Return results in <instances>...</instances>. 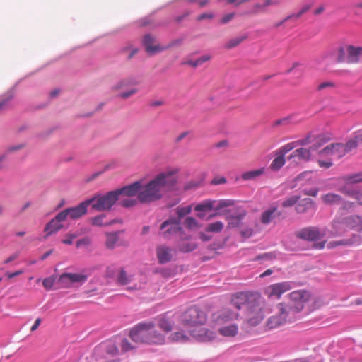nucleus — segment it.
Here are the masks:
<instances>
[{
    "mask_svg": "<svg viewBox=\"0 0 362 362\" xmlns=\"http://www.w3.org/2000/svg\"><path fill=\"white\" fill-rule=\"evenodd\" d=\"M276 258V254L274 252H265L259 255L256 257V260H272Z\"/></svg>",
    "mask_w": 362,
    "mask_h": 362,
    "instance_id": "obj_55",
    "label": "nucleus"
},
{
    "mask_svg": "<svg viewBox=\"0 0 362 362\" xmlns=\"http://www.w3.org/2000/svg\"><path fill=\"white\" fill-rule=\"evenodd\" d=\"M297 146L296 142L288 143L281 146L276 152L284 156L287 153Z\"/></svg>",
    "mask_w": 362,
    "mask_h": 362,
    "instance_id": "obj_47",
    "label": "nucleus"
},
{
    "mask_svg": "<svg viewBox=\"0 0 362 362\" xmlns=\"http://www.w3.org/2000/svg\"><path fill=\"white\" fill-rule=\"evenodd\" d=\"M300 199V197L298 195H293L282 202V206L284 207H290L296 204Z\"/></svg>",
    "mask_w": 362,
    "mask_h": 362,
    "instance_id": "obj_53",
    "label": "nucleus"
},
{
    "mask_svg": "<svg viewBox=\"0 0 362 362\" xmlns=\"http://www.w3.org/2000/svg\"><path fill=\"white\" fill-rule=\"evenodd\" d=\"M219 332L221 335L226 337H233L238 332V326L236 325H230L219 329Z\"/></svg>",
    "mask_w": 362,
    "mask_h": 362,
    "instance_id": "obj_30",
    "label": "nucleus"
},
{
    "mask_svg": "<svg viewBox=\"0 0 362 362\" xmlns=\"http://www.w3.org/2000/svg\"><path fill=\"white\" fill-rule=\"evenodd\" d=\"M170 339L173 341L185 342L189 339V337L182 332H177L170 335Z\"/></svg>",
    "mask_w": 362,
    "mask_h": 362,
    "instance_id": "obj_44",
    "label": "nucleus"
},
{
    "mask_svg": "<svg viewBox=\"0 0 362 362\" xmlns=\"http://www.w3.org/2000/svg\"><path fill=\"white\" fill-rule=\"evenodd\" d=\"M276 211V207H272V208H269V209L264 211L262 214L261 222L263 224H266V225L270 223L271 221H272V219H274L276 217V214H275Z\"/></svg>",
    "mask_w": 362,
    "mask_h": 362,
    "instance_id": "obj_27",
    "label": "nucleus"
},
{
    "mask_svg": "<svg viewBox=\"0 0 362 362\" xmlns=\"http://www.w3.org/2000/svg\"><path fill=\"white\" fill-rule=\"evenodd\" d=\"M234 202L232 199H223L219 201L218 205L215 207L216 210H220L225 207L233 205Z\"/></svg>",
    "mask_w": 362,
    "mask_h": 362,
    "instance_id": "obj_57",
    "label": "nucleus"
},
{
    "mask_svg": "<svg viewBox=\"0 0 362 362\" xmlns=\"http://www.w3.org/2000/svg\"><path fill=\"white\" fill-rule=\"evenodd\" d=\"M206 321V313L197 307L187 310L182 315V322L185 325L192 327L204 325Z\"/></svg>",
    "mask_w": 362,
    "mask_h": 362,
    "instance_id": "obj_6",
    "label": "nucleus"
},
{
    "mask_svg": "<svg viewBox=\"0 0 362 362\" xmlns=\"http://www.w3.org/2000/svg\"><path fill=\"white\" fill-rule=\"evenodd\" d=\"M177 170H168L160 173L147 183L141 180L139 202L148 204L160 199L165 189L173 187L177 182Z\"/></svg>",
    "mask_w": 362,
    "mask_h": 362,
    "instance_id": "obj_1",
    "label": "nucleus"
},
{
    "mask_svg": "<svg viewBox=\"0 0 362 362\" xmlns=\"http://www.w3.org/2000/svg\"><path fill=\"white\" fill-rule=\"evenodd\" d=\"M141 180H138L120 189H117L115 191L118 197H119L120 195H124L129 197L137 196V200L139 201V194L141 191Z\"/></svg>",
    "mask_w": 362,
    "mask_h": 362,
    "instance_id": "obj_14",
    "label": "nucleus"
},
{
    "mask_svg": "<svg viewBox=\"0 0 362 362\" xmlns=\"http://www.w3.org/2000/svg\"><path fill=\"white\" fill-rule=\"evenodd\" d=\"M348 60V45L340 47L337 51L336 62L338 63H347Z\"/></svg>",
    "mask_w": 362,
    "mask_h": 362,
    "instance_id": "obj_32",
    "label": "nucleus"
},
{
    "mask_svg": "<svg viewBox=\"0 0 362 362\" xmlns=\"http://www.w3.org/2000/svg\"><path fill=\"white\" fill-rule=\"evenodd\" d=\"M106 236L105 245L107 248L113 249L119 240V232L107 233Z\"/></svg>",
    "mask_w": 362,
    "mask_h": 362,
    "instance_id": "obj_31",
    "label": "nucleus"
},
{
    "mask_svg": "<svg viewBox=\"0 0 362 362\" xmlns=\"http://www.w3.org/2000/svg\"><path fill=\"white\" fill-rule=\"evenodd\" d=\"M264 173V168H261L259 169L252 170L245 172L242 174L241 177L245 180H255L258 177L263 175Z\"/></svg>",
    "mask_w": 362,
    "mask_h": 362,
    "instance_id": "obj_26",
    "label": "nucleus"
},
{
    "mask_svg": "<svg viewBox=\"0 0 362 362\" xmlns=\"http://www.w3.org/2000/svg\"><path fill=\"white\" fill-rule=\"evenodd\" d=\"M138 92L137 88H132L127 91H123L119 93L118 97L122 99H127Z\"/></svg>",
    "mask_w": 362,
    "mask_h": 362,
    "instance_id": "obj_60",
    "label": "nucleus"
},
{
    "mask_svg": "<svg viewBox=\"0 0 362 362\" xmlns=\"http://www.w3.org/2000/svg\"><path fill=\"white\" fill-rule=\"evenodd\" d=\"M290 119H291L290 117H284L282 119H277L274 122L272 126L277 127L279 125H287L289 124Z\"/></svg>",
    "mask_w": 362,
    "mask_h": 362,
    "instance_id": "obj_64",
    "label": "nucleus"
},
{
    "mask_svg": "<svg viewBox=\"0 0 362 362\" xmlns=\"http://www.w3.org/2000/svg\"><path fill=\"white\" fill-rule=\"evenodd\" d=\"M192 211V208L190 206H184V207H177L175 209L176 214L177 216L182 220V218L186 215L189 214Z\"/></svg>",
    "mask_w": 362,
    "mask_h": 362,
    "instance_id": "obj_51",
    "label": "nucleus"
},
{
    "mask_svg": "<svg viewBox=\"0 0 362 362\" xmlns=\"http://www.w3.org/2000/svg\"><path fill=\"white\" fill-rule=\"evenodd\" d=\"M137 201L138 200L136 199H124L121 201L120 204L125 208H129L135 206L137 203Z\"/></svg>",
    "mask_w": 362,
    "mask_h": 362,
    "instance_id": "obj_59",
    "label": "nucleus"
},
{
    "mask_svg": "<svg viewBox=\"0 0 362 362\" xmlns=\"http://www.w3.org/2000/svg\"><path fill=\"white\" fill-rule=\"evenodd\" d=\"M180 251L182 252H189L194 250L197 247V245L195 243H186L182 242L178 244L177 245Z\"/></svg>",
    "mask_w": 362,
    "mask_h": 362,
    "instance_id": "obj_39",
    "label": "nucleus"
},
{
    "mask_svg": "<svg viewBox=\"0 0 362 362\" xmlns=\"http://www.w3.org/2000/svg\"><path fill=\"white\" fill-rule=\"evenodd\" d=\"M13 90H9L4 98L0 101V112L6 110L9 107V103L13 98Z\"/></svg>",
    "mask_w": 362,
    "mask_h": 362,
    "instance_id": "obj_37",
    "label": "nucleus"
},
{
    "mask_svg": "<svg viewBox=\"0 0 362 362\" xmlns=\"http://www.w3.org/2000/svg\"><path fill=\"white\" fill-rule=\"evenodd\" d=\"M283 305L279 303L278 305L279 315L270 317L267 321V327L269 329H275L284 324L286 321H293L295 318L288 313L286 310L282 309Z\"/></svg>",
    "mask_w": 362,
    "mask_h": 362,
    "instance_id": "obj_11",
    "label": "nucleus"
},
{
    "mask_svg": "<svg viewBox=\"0 0 362 362\" xmlns=\"http://www.w3.org/2000/svg\"><path fill=\"white\" fill-rule=\"evenodd\" d=\"M92 199H94L92 202V208L96 211H103L110 210L119 197L116 191L113 190L103 195L95 196Z\"/></svg>",
    "mask_w": 362,
    "mask_h": 362,
    "instance_id": "obj_5",
    "label": "nucleus"
},
{
    "mask_svg": "<svg viewBox=\"0 0 362 362\" xmlns=\"http://www.w3.org/2000/svg\"><path fill=\"white\" fill-rule=\"evenodd\" d=\"M231 303L238 310L246 307L247 320L251 326L257 325L263 320L262 300L259 295L239 292L233 296Z\"/></svg>",
    "mask_w": 362,
    "mask_h": 362,
    "instance_id": "obj_2",
    "label": "nucleus"
},
{
    "mask_svg": "<svg viewBox=\"0 0 362 362\" xmlns=\"http://www.w3.org/2000/svg\"><path fill=\"white\" fill-rule=\"evenodd\" d=\"M191 335L201 341H208L214 337V333L204 327H198L192 330Z\"/></svg>",
    "mask_w": 362,
    "mask_h": 362,
    "instance_id": "obj_17",
    "label": "nucleus"
},
{
    "mask_svg": "<svg viewBox=\"0 0 362 362\" xmlns=\"http://www.w3.org/2000/svg\"><path fill=\"white\" fill-rule=\"evenodd\" d=\"M94 199H87L75 207L67 208L57 214V218L66 220L67 218L77 219L87 212V208L92 204Z\"/></svg>",
    "mask_w": 362,
    "mask_h": 362,
    "instance_id": "obj_7",
    "label": "nucleus"
},
{
    "mask_svg": "<svg viewBox=\"0 0 362 362\" xmlns=\"http://www.w3.org/2000/svg\"><path fill=\"white\" fill-rule=\"evenodd\" d=\"M158 327L163 329L165 332H169L172 329V322L165 317H160L156 319Z\"/></svg>",
    "mask_w": 362,
    "mask_h": 362,
    "instance_id": "obj_29",
    "label": "nucleus"
},
{
    "mask_svg": "<svg viewBox=\"0 0 362 362\" xmlns=\"http://www.w3.org/2000/svg\"><path fill=\"white\" fill-rule=\"evenodd\" d=\"M246 37L247 36L243 35L233 38L227 42V43L224 45V47L228 49L235 47L240 45Z\"/></svg>",
    "mask_w": 362,
    "mask_h": 362,
    "instance_id": "obj_43",
    "label": "nucleus"
},
{
    "mask_svg": "<svg viewBox=\"0 0 362 362\" xmlns=\"http://www.w3.org/2000/svg\"><path fill=\"white\" fill-rule=\"evenodd\" d=\"M100 349H104L105 352L110 356H116L119 354V349L112 342L103 344Z\"/></svg>",
    "mask_w": 362,
    "mask_h": 362,
    "instance_id": "obj_36",
    "label": "nucleus"
},
{
    "mask_svg": "<svg viewBox=\"0 0 362 362\" xmlns=\"http://www.w3.org/2000/svg\"><path fill=\"white\" fill-rule=\"evenodd\" d=\"M347 229H354L358 231L362 230V219L359 216L352 215L344 217Z\"/></svg>",
    "mask_w": 362,
    "mask_h": 362,
    "instance_id": "obj_21",
    "label": "nucleus"
},
{
    "mask_svg": "<svg viewBox=\"0 0 362 362\" xmlns=\"http://www.w3.org/2000/svg\"><path fill=\"white\" fill-rule=\"evenodd\" d=\"M64 221V220L58 219L57 215L54 218L49 221L45 228V231L47 232V235H52V233L61 230L63 228V225L60 223V222Z\"/></svg>",
    "mask_w": 362,
    "mask_h": 362,
    "instance_id": "obj_22",
    "label": "nucleus"
},
{
    "mask_svg": "<svg viewBox=\"0 0 362 362\" xmlns=\"http://www.w3.org/2000/svg\"><path fill=\"white\" fill-rule=\"evenodd\" d=\"M224 227L223 223L221 221H216L214 223H211L207 225L206 228V230L207 232H211V233H219L221 232Z\"/></svg>",
    "mask_w": 362,
    "mask_h": 362,
    "instance_id": "obj_40",
    "label": "nucleus"
},
{
    "mask_svg": "<svg viewBox=\"0 0 362 362\" xmlns=\"http://www.w3.org/2000/svg\"><path fill=\"white\" fill-rule=\"evenodd\" d=\"M142 45L148 55L153 56L168 49V47L159 45L156 37L150 34H146L142 40Z\"/></svg>",
    "mask_w": 362,
    "mask_h": 362,
    "instance_id": "obj_9",
    "label": "nucleus"
},
{
    "mask_svg": "<svg viewBox=\"0 0 362 362\" xmlns=\"http://www.w3.org/2000/svg\"><path fill=\"white\" fill-rule=\"evenodd\" d=\"M311 6L310 4H305L298 12L291 13V16L293 18V21H296L300 18L304 13L309 11Z\"/></svg>",
    "mask_w": 362,
    "mask_h": 362,
    "instance_id": "obj_45",
    "label": "nucleus"
},
{
    "mask_svg": "<svg viewBox=\"0 0 362 362\" xmlns=\"http://www.w3.org/2000/svg\"><path fill=\"white\" fill-rule=\"evenodd\" d=\"M334 155V151L332 144L325 146L323 149L319 151L320 157L329 156Z\"/></svg>",
    "mask_w": 362,
    "mask_h": 362,
    "instance_id": "obj_56",
    "label": "nucleus"
},
{
    "mask_svg": "<svg viewBox=\"0 0 362 362\" xmlns=\"http://www.w3.org/2000/svg\"><path fill=\"white\" fill-rule=\"evenodd\" d=\"M330 138L326 135L321 134L317 136L314 140V144L310 147L312 151H315L323 144H326L329 141Z\"/></svg>",
    "mask_w": 362,
    "mask_h": 362,
    "instance_id": "obj_35",
    "label": "nucleus"
},
{
    "mask_svg": "<svg viewBox=\"0 0 362 362\" xmlns=\"http://www.w3.org/2000/svg\"><path fill=\"white\" fill-rule=\"evenodd\" d=\"M55 279L56 278L54 276L45 278L42 281L44 288L47 291L51 290L54 284Z\"/></svg>",
    "mask_w": 362,
    "mask_h": 362,
    "instance_id": "obj_54",
    "label": "nucleus"
},
{
    "mask_svg": "<svg viewBox=\"0 0 362 362\" xmlns=\"http://www.w3.org/2000/svg\"><path fill=\"white\" fill-rule=\"evenodd\" d=\"M137 81L134 77H127L117 81L112 86V90H118L130 86L136 85Z\"/></svg>",
    "mask_w": 362,
    "mask_h": 362,
    "instance_id": "obj_23",
    "label": "nucleus"
},
{
    "mask_svg": "<svg viewBox=\"0 0 362 362\" xmlns=\"http://www.w3.org/2000/svg\"><path fill=\"white\" fill-rule=\"evenodd\" d=\"M157 257L160 264L169 262L173 257V250L165 245H160L156 249Z\"/></svg>",
    "mask_w": 362,
    "mask_h": 362,
    "instance_id": "obj_18",
    "label": "nucleus"
},
{
    "mask_svg": "<svg viewBox=\"0 0 362 362\" xmlns=\"http://www.w3.org/2000/svg\"><path fill=\"white\" fill-rule=\"evenodd\" d=\"M25 146V144H24V143H22L20 144H16V145L9 146L5 149V151L3 153L6 155V157H8L9 154L15 153V152L23 148Z\"/></svg>",
    "mask_w": 362,
    "mask_h": 362,
    "instance_id": "obj_48",
    "label": "nucleus"
},
{
    "mask_svg": "<svg viewBox=\"0 0 362 362\" xmlns=\"http://www.w3.org/2000/svg\"><path fill=\"white\" fill-rule=\"evenodd\" d=\"M161 234L163 237L168 238L171 236L176 235L180 238H187L184 234V231L181 226L178 225H169L164 230H160Z\"/></svg>",
    "mask_w": 362,
    "mask_h": 362,
    "instance_id": "obj_19",
    "label": "nucleus"
},
{
    "mask_svg": "<svg viewBox=\"0 0 362 362\" xmlns=\"http://www.w3.org/2000/svg\"><path fill=\"white\" fill-rule=\"evenodd\" d=\"M297 203L296 211L298 214L304 213L314 206V202L310 198L303 199Z\"/></svg>",
    "mask_w": 362,
    "mask_h": 362,
    "instance_id": "obj_25",
    "label": "nucleus"
},
{
    "mask_svg": "<svg viewBox=\"0 0 362 362\" xmlns=\"http://www.w3.org/2000/svg\"><path fill=\"white\" fill-rule=\"evenodd\" d=\"M105 218V214H100L92 218V225L95 226H109L114 223L115 221H112L110 222H103V219Z\"/></svg>",
    "mask_w": 362,
    "mask_h": 362,
    "instance_id": "obj_41",
    "label": "nucleus"
},
{
    "mask_svg": "<svg viewBox=\"0 0 362 362\" xmlns=\"http://www.w3.org/2000/svg\"><path fill=\"white\" fill-rule=\"evenodd\" d=\"M290 301L288 304L281 303L283 310H286L294 318L297 313L304 308L310 298V293L305 290H298L289 294Z\"/></svg>",
    "mask_w": 362,
    "mask_h": 362,
    "instance_id": "obj_4",
    "label": "nucleus"
},
{
    "mask_svg": "<svg viewBox=\"0 0 362 362\" xmlns=\"http://www.w3.org/2000/svg\"><path fill=\"white\" fill-rule=\"evenodd\" d=\"M332 148L334 151V155L337 156L338 158H341L344 156L346 152V146L342 143H334L332 144Z\"/></svg>",
    "mask_w": 362,
    "mask_h": 362,
    "instance_id": "obj_38",
    "label": "nucleus"
},
{
    "mask_svg": "<svg viewBox=\"0 0 362 362\" xmlns=\"http://www.w3.org/2000/svg\"><path fill=\"white\" fill-rule=\"evenodd\" d=\"M131 339L136 343L148 344H163L165 336L159 332L153 321L140 322L129 332Z\"/></svg>",
    "mask_w": 362,
    "mask_h": 362,
    "instance_id": "obj_3",
    "label": "nucleus"
},
{
    "mask_svg": "<svg viewBox=\"0 0 362 362\" xmlns=\"http://www.w3.org/2000/svg\"><path fill=\"white\" fill-rule=\"evenodd\" d=\"M276 158L273 160L270 165L271 169L275 171L279 170L285 163L284 156L277 152H276Z\"/></svg>",
    "mask_w": 362,
    "mask_h": 362,
    "instance_id": "obj_34",
    "label": "nucleus"
},
{
    "mask_svg": "<svg viewBox=\"0 0 362 362\" xmlns=\"http://www.w3.org/2000/svg\"><path fill=\"white\" fill-rule=\"evenodd\" d=\"M327 235L331 237L343 235L347 231L344 218H335L332 221L330 228L326 229Z\"/></svg>",
    "mask_w": 362,
    "mask_h": 362,
    "instance_id": "obj_13",
    "label": "nucleus"
},
{
    "mask_svg": "<svg viewBox=\"0 0 362 362\" xmlns=\"http://www.w3.org/2000/svg\"><path fill=\"white\" fill-rule=\"evenodd\" d=\"M310 151H312L311 148L307 149L305 148L296 149L288 156V159L297 158L296 162L301 160H308L311 154Z\"/></svg>",
    "mask_w": 362,
    "mask_h": 362,
    "instance_id": "obj_24",
    "label": "nucleus"
},
{
    "mask_svg": "<svg viewBox=\"0 0 362 362\" xmlns=\"http://www.w3.org/2000/svg\"><path fill=\"white\" fill-rule=\"evenodd\" d=\"M295 287V283L292 281H283L273 284L266 288V293L269 298L279 299L281 295Z\"/></svg>",
    "mask_w": 362,
    "mask_h": 362,
    "instance_id": "obj_10",
    "label": "nucleus"
},
{
    "mask_svg": "<svg viewBox=\"0 0 362 362\" xmlns=\"http://www.w3.org/2000/svg\"><path fill=\"white\" fill-rule=\"evenodd\" d=\"M181 223V219L177 216H171L169 218H168L166 221L162 223L160 227V230H164L167 227H168L169 225H178L180 226Z\"/></svg>",
    "mask_w": 362,
    "mask_h": 362,
    "instance_id": "obj_42",
    "label": "nucleus"
},
{
    "mask_svg": "<svg viewBox=\"0 0 362 362\" xmlns=\"http://www.w3.org/2000/svg\"><path fill=\"white\" fill-rule=\"evenodd\" d=\"M346 180L349 183H358L362 182V172L347 176Z\"/></svg>",
    "mask_w": 362,
    "mask_h": 362,
    "instance_id": "obj_52",
    "label": "nucleus"
},
{
    "mask_svg": "<svg viewBox=\"0 0 362 362\" xmlns=\"http://www.w3.org/2000/svg\"><path fill=\"white\" fill-rule=\"evenodd\" d=\"M341 191L343 193L354 197L358 201L359 204L362 205V191H357L355 189H348L346 187L341 188Z\"/></svg>",
    "mask_w": 362,
    "mask_h": 362,
    "instance_id": "obj_33",
    "label": "nucleus"
},
{
    "mask_svg": "<svg viewBox=\"0 0 362 362\" xmlns=\"http://www.w3.org/2000/svg\"><path fill=\"white\" fill-rule=\"evenodd\" d=\"M362 243V236L358 233H354L350 238L339 240L330 241L327 243V248L332 249L339 246H357Z\"/></svg>",
    "mask_w": 362,
    "mask_h": 362,
    "instance_id": "obj_12",
    "label": "nucleus"
},
{
    "mask_svg": "<svg viewBox=\"0 0 362 362\" xmlns=\"http://www.w3.org/2000/svg\"><path fill=\"white\" fill-rule=\"evenodd\" d=\"M216 203V201L212 200H205L199 204H197L194 209L195 211L198 212H205L210 211L213 209H215L214 204Z\"/></svg>",
    "mask_w": 362,
    "mask_h": 362,
    "instance_id": "obj_28",
    "label": "nucleus"
},
{
    "mask_svg": "<svg viewBox=\"0 0 362 362\" xmlns=\"http://www.w3.org/2000/svg\"><path fill=\"white\" fill-rule=\"evenodd\" d=\"M326 235V228L320 229L317 227L304 228L296 233V236L298 238L309 241L320 240Z\"/></svg>",
    "mask_w": 362,
    "mask_h": 362,
    "instance_id": "obj_8",
    "label": "nucleus"
},
{
    "mask_svg": "<svg viewBox=\"0 0 362 362\" xmlns=\"http://www.w3.org/2000/svg\"><path fill=\"white\" fill-rule=\"evenodd\" d=\"M317 163H318L320 167L325 168V169L329 168L333 165L331 159H329V158H328L325 160H323L322 159H318Z\"/></svg>",
    "mask_w": 362,
    "mask_h": 362,
    "instance_id": "obj_63",
    "label": "nucleus"
},
{
    "mask_svg": "<svg viewBox=\"0 0 362 362\" xmlns=\"http://www.w3.org/2000/svg\"><path fill=\"white\" fill-rule=\"evenodd\" d=\"M121 349L122 352H127L135 349V346L132 345L127 339H124L122 341Z\"/></svg>",
    "mask_w": 362,
    "mask_h": 362,
    "instance_id": "obj_58",
    "label": "nucleus"
},
{
    "mask_svg": "<svg viewBox=\"0 0 362 362\" xmlns=\"http://www.w3.org/2000/svg\"><path fill=\"white\" fill-rule=\"evenodd\" d=\"M361 142L356 139V134L353 139L349 140L344 146H346V152H349L354 148H356Z\"/></svg>",
    "mask_w": 362,
    "mask_h": 362,
    "instance_id": "obj_49",
    "label": "nucleus"
},
{
    "mask_svg": "<svg viewBox=\"0 0 362 362\" xmlns=\"http://www.w3.org/2000/svg\"><path fill=\"white\" fill-rule=\"evenodd\" d=\"M117 281L122 285H127L131 281V277L122 269L118 274Z\"/></svg>",
    "mask_w": 362,
    "mask_h": 362,
    "instance_id": "obj_46",
    "label": "nucleus"
},
{
    "mask_svg": "<svg viewBox=\"0 0 362 362\" xmlns=\"http://www.w3.org/2000/svg\"><path fill=\"white\" fill-rule=\"evenodd\" d=\"M321 199L324 204L329 206L343 205L344 207H346L349 204L348 202H344L339 194L334 193L323 194L321 197Z\"/></svg>",
    "mask_w": 362,
    "mask_h": 362,
    "instance_id": "obj_16",
    "label": "nucleus"
},
{
    "mask_svg": "<svg viewBox=\"0 0 362 362\" xmlns=\"http://www.w3.org/2000/svg\"><path fill=\"white\" fill-rule=\"evenodd\" d=\"M362 62V47L348 45V60L349 64Z\"/></svg>",
    "mask_w": 362,
    "mask_h": 362,
    "instance_id": "obj_20",
    "label": "nucleus"
},
{
    "mask_svg": "<svg viewBox=\"0 0 362 362\" xmlns=\"http://www.w3.org/2000/svg\"><path fill=\"white\" fill-rule=\"evenodd\" d=\"M222 315L223 319L226 320H230L236 319L238 316V314L235 312H231L230 310H225Z\"/></svg>",
    "mask_w": 362,
    "mask_h": 362,
    "instance_id": "obj_61",
    "label": "nucleus"
},
{
    "mask_svg": "<svg viewBox=\"0 0 362 362\" xmlns=\"http://www.w3.org/2000/svg\"><path fill=\"white\" fill-rule=\"evenodd\" d=\"M184 224L187 228L190 230L199 228L198 222L193 217H187Z\"/></svg>",
    "mask_w": 362,
    "mask_h": 362,
    "instance_id": "obj_50",
    "label": "nucleus"
},
{
    "mask_svg": "<svg viewBox=\"0 0 362 362\" xmlns=\"http://www.w3.org/2000/svg\"><path fill=\"white\" fill-rule=\"evenodd\" d=\"M230 216L235 218H237L238 221L241 222V221L246 216V212L243 209H238L236 211L233 212V214H231Z\"/></svg>",
    "mask_w": 362,
    "mask_h": 362,
    "instance_id": "obj_62",
    "label": "nucleus"
},
{
    "mask_svg": "<svg viewBox=\"0 0 362 362\" xmlns=\"http://www.w3.org/2000/svg\"><path fill=\"white\" fill-rule=\"evenodd\" d=\"M87 280V276L82 274L64 273L59 278V283L67 286L72 283L83 284Z\"/></svg>",
    "mask_w": 362,
    "mask_h": 362,
    "instance_id": "obj_15",
    "label": "nucleus"
}]
</instances>
